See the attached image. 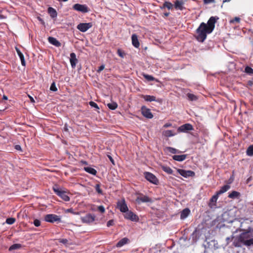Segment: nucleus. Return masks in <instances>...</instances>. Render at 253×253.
<instances>
[{
  "label": "nucleus",
  "mask_w": 253,
  "mask_h": 253,
  "mask_svg": "<svg viewBox=\"0 0 253 253\" xmlns=\"http://www.w3.org/2000/svg\"><path fill=\"white\" fill-rule=\"evenodd\" d=\"M253 84V83L251 81H249L248 82V85L250 86H252Z\"/></svg>",
  "instance_id": "obj_54"
},
{
  "label": "nucleus",
  "mask_w": 253,
  "mask_h": 253,
  "mask_svg": "<svg viewBox=\"0 0 253 253\" xmlns=\"http://www.w3.org/2000/svg\"><path fill=\"white\" fill-rule=\"evenodd\" d=\"M70 61L72 67L73 68H75L76 64L77 63L78 60L76 58V55L75 53L72 52L70 54Z\"/></svg>",
  "instance_id": "obj_15"
},
{
  "label": "nucleus",
  "mask_w": 253,
  "mask_h": 253,
  "mask_svg": "<svg viewBox=\"0 0 253 253\" xmlns=\"http://www.w3.org/2000/svg\"><path fill=\"white\" fill-rule=\"evenodd\" d=\"M196 231H195V232H194L192 234V236H193V240H194V236L195 235V234H196Z\"/></svg>",
  "instance_id": "obj_61"
},
{
  "label": "nucleus",
  "mask_w": 253,
  "mask_h": 253,
  "mask_svg": "<svg viewBox=\"0 0 253 253\" xmlns=\"http://www.w3.org/2000/svg\"><path fill=\"white\" fill-rule=\"evenodd\" d=\"M95 188L97 193L101 194H102V190L100 188V185L99 184H97L95 185Z\"/></svg>",
  "instance_id": "obj_40"
},
{
  "label": "nucleus",
  "mask_w": 253,
  "mask_h": 253,
  "mask_svg": "<svg viewBox=\"0 0 253 253\" xmlns=\"http://www.w3.org/2000/svg\"><path fill=\"white\" fill-rule=\"evenodd\" d=\"M252 237L253 233L251 228H249L248 231L243 232L239 237L235 238L233 244L235 247H241L242 244L246 246H253V238H252Z\"/></svg>",
  "instance_id": "obj_2"
},
{
  "label": "nucleus",
  "mask_w": 253,
  "mask_h": 253,
  "mask_svg": "<svg viewBox=\"0 0 253 253\" xmlns=\"http://www.w3.org/2000/svg\"><path fill=\"white\" fill-rule=\"evenodd\" d=\"M143 76L145 78V79H146L147 80L149 81H154L155 79L154 77L150 75L144 74L143 75Z\"/></svg>",
  "instance_id": "obj_38"
},
{
  "label": "nucleus",
  "mask_w": 253,
  "mask_h": 253,
  "mask_svg": "<svg viewBox=\"0 0 253 253\" xmlns=\"http://www.w3.org/2000/svg\"><path fill=\"white\" fill-rule=\"evenodd\" d=\"M92 26L91 23H83L78 25L77 29L82 32H85Z\"/></svg>",
  "instance_id": "obj_10"
},
{
  "label": "nucleus",
  "mask_w": 253,
  "mask_h": 253,
  "mask_svg": "<svg viewBox=\"0 0 253 253\" xmlns=\"http://www.w3.org/2000/svg\"><path fill=\"white\" fill-rule=\"evenodd\" d=\"M117 207L120 209V211L123 212H126L128 210L127 206L125 202V199L118 202Z\"/></svg>",
  "instance_id": "obj_12"
},
{
  "label": "nucleus",
  "mask_w": 253,
  "mask_h": 253,
  "mask_svg": "<svg viewBox=\"0 0 253 253\" xmlns=\"http://www.w3.org/2000/svg\"><path fill=\"white\" fill-rule=\"evenodd\" d=\"M171 126V124H165V125H164V126L165 127H169V126Z\"/></svg>",
  "instance_id": "obj_56"
},
{
  "label": "nucleus",
  "mask_w": 253,
  "mask_h": 253,
  "mask_svg": "<svg viewBox=\"0 0 253 253\" xmlns=\"http://www.w3.org/2000/svg\"><path fill=\"white\" fill-rule=\"evenodd\" d=\"M53 191L59 197H60L63 200L65 201H69L70 200V198L67 195L66 192L65 191H62L60 190L57 185H55L53 186L52 188Z\"/></svg>",
  "instance_id": "obj_3"
},
{
  "label": "nucleus",
  "mask_w": 253,
  "mask_h": 253,
  "mask_svg": "<svg viewBox=\"0 0 253 253\" xmlns=\"http://www.w3.org/2000/svg\"><path fill=\"white\" fill-rule=\"evenodd\" d=\"M95 216L91 214H87L85 216L81 217L83 223H90L95 220Z\"/></svg>",
  "instance_id": "obj_11"
},
{
  "label": "nucleus",
  "mask_w": 253,
  "mask_h": 253,
  "mask_svg": "<svg viewBox=\"0 0 253 253\" xmlns=\"http://www.w3.org/2000/svg\"><path fill=\"white\" fill-rule=\"evenodd\" d=\"M235 237L232 235L231 238L230 237H227L226 239V241L227 242V244L228 245L229 242L231 241V239H233Z\"/></svg>",
  "instance_id": "obj_48"
},
{
  "label": "nucleus",
  "mask_w": 253,
  "mask_h": 253,
  "mask_svg": "<svg viewBox=\"0 0 253 253\" xmlns=\"http://www.w3.org/2000/svg\"><path fill=\"white\" fill-rule=\"evenodd\" d=\"M169 12H166V13H164V15L165 16H168L169 15Z\"/></svg>",
  "instance_id": "obj_59"
},
{
  "label": "nucleus",
  "mask_w": 253,
  "mask_h": 253,
  "mask_svg": "<svg viewBox=\"0 0 253 253\" xmlns=\"http://www.w3.org/2000/svg\"><path fill=\"white\" fill-rule=\"evenodd\" d=\"M233 179H232V178L231 177V178H230V179H229V181H229V183H232V181H233Z\"/></svg>",
  "instance_id": "obj_60"
},
{
  "label": "nucleus",
  "mask_w": 253,
  "mask_h": 253,
  "mask_svg": "<svg viewBox=\"0 0 253 253\" xmlns=\"http://www.w3.org/2000/svg\"><path fill=\"white\" fill-rule=\"evenodd\" d=\"M48 12L51 18H54L57 16V12L55 9L52 7H49L48 8Z\"/></svg>",
  "instance_id": "obj_24"
},
{
  "label": "nucleus",
  "mask_w": 253,
  "mask_h": 253,
  "mask_svg": "<svg viewBox=\"0 0 253 253\" xmlns=\"http://www.w3.org/2000/svg\"><path fill=\"white\" fill-rule=\"evenodd\" d=\"M89 104L92 107H94V108H96L97 109H99L98 106L97 105V104L96 103H95V102H94L93 101L89 102Z\"/></svg>",
  "instance_id": "obj_42"
},
{
  "label": "nucleus",
  "mask_w": 253,
  "mask_h": 253,
  "mask_svg": "<svg viewBox=\"0 0 253 253\" xmlns=\"http://www.w3.org/2000/svg\"><path fill=\"white\" fill-rule=\"evenodd\" d=\"M168 134L167 135L169 136H172L173 134H172V132L170 130H168Z\"/></svg>",
  "instance_id": "obj_53"
},
{
  "label": "nucleus",
  "mask_w": 253,
  "mask_h": 253,
  "mask_svg": "<svg viewBox=\"0 0 253 253\" xmlns=\"http://www.w3.org/2000/svg\"><path fill=\"white\" fill-rule=\"evenodd\" d=\"M118 54L121 57L123 58L125 55V53L121 49H118L117 50Z\"/></svg>",
  "instance_id": "obj_41"
},
{
  "label": "nucleus",
  "mask_w": 253,
  "mask_h": 253,
  "mask_svg": "<svg viewBox=\"0 0 253 253\" xmlns=\"http://www.w3.org/2000/svg\"><path fill=\"white\" fill-rule=\"evenodd\" d=\"M17 53L21 60V64L23 66H25L26 65V62L24 59V56L22 52L20 51L19 49L17 47L15 48Z\"/></svg>",
  "instance_id": "obj_21"
},
{
  "label": "nucleus",
  "mask_w": 253,
  "mask_h": 253,
  "mask_svg": "<svg viewBox=\"0 0 253 253\" xmlns=\"http://www.w3.org/2000/svg\"><path fill=\"white\" fill-rule=\"evenodd\" d=\"M29 98L30 99V101L32 103H35V100H34V98L32 97H31V96H30V95H29Z\"/></svg>",
  "instance_id": "obj_55"
},
{
  "label": "nucleus",
  "mask_w": 253,
  "mask_h": 253,
  "mask_svg": "<svg viewBox=\"0 0 253 253\" xmlns=\"http://www.w3.org/2000/svg\"><path fill=\"white\" fill-rule=\"evenodd\" d=\"M44 220L46 222L53 223L54 222H59L61 221L60 217L54 214H46L44 216Z\"/></svg>",
  "instance_id": "obj_4"
},
{
  "label": "nucleus",
  "mask_w": 253,
  "mask_h": 253,
  "mask_svg": "<svg viewBox=\"0 0 253 253\" xmlns=\"http://www.w3.org/2000/svg\"><path fill=\"white\" fill-rule=\"evenodd\" d=\"M132 43L133 45L138 48L139 46V42L138 40L137 36L136 34H133L131 36Z\"/></svg>",
  "instance_id": "obj_17"
},
{
  "label": "nucleus",
  "mask_w": 253,
  "mask_h": 253,
  "mask_svg": "<svg viewBox=\"0 0 253 253\" xmlns=\"http://www.w3.org/2000/svg\"><path fill=\"white\" fill-rule=\"evenodd\" d=\"M183 4L184 1L182 0H177L175 1L174 7L177 9L182 10L184 8Z\"/></svg>",
  "instance_id": "obj_19"
},
{
  "label": "nucleus",
  "mask_w": 253,
  "mask_h": 253,
  "mask_svg": "<svg viewBox=\"0 0 253 253\" xmlns=\"http://www.w3.org/2000/svg\"><path fill=\"white\" fill-rule=\"evenodd\" d=\"M240 18L239 17H236L234 18V19L230 20V22L231 23H234L235 22L239 23L240 22Z\"/></svg>",
  "instance_id": "obj_43"
},
{
  "label": "nucleus",
  "mask_w": 253,
  "mask_h": 253,
  "mask_svg": "<svg viewBox=\"0 0 253 253\" xmlns=\"http://www.w3.org/2000/svg\"><path fill=\"white\" fill-rule=\"evenodd\" d=\"M219 19L217 16L211 17L208 21L207 24L202 22L196 30L197 36V40L203 42L207 38V35L211 33L214 29L215 23Z\"/></svg>",
  "instance_id": "obj_1"
},
{
  "label": "nucleus",
  "mask_w": 253,
  "mask_h": 253,
  "mask_svg": "<svg viewBox=\"0 0 253 253\" xmlns=\"http://www.w3.org/2000/svg\"><path fill=\"white\" fill-rule=\"evenodd\" d=\"M84 169L85 171L92 175H95L96 174L97 171L93 168L89 167H86L84 168Z\"/></svg>",
  "instance_id": "obj_26"
},
{
  "label": "nucleus",
  "mask_w": 253,
  "mask_h": 253,
  "mask_svg": "<svg viewBox=\"0 0 253 253\" xmlns=\"http://www.w3.org/2000/svg\"><path fill=\"white\" fill-rule=\"evenodd\" d=\"M219 195H217V193H216V194L213 196L211 198L210 200V206L211 207V204L215 205V203L216 202V201L217 200V198L218 197Z\"/></svg>",
  "instance_id": "obj_31"
},
{
  "label": "nucleus",
  "mask_w": 253,
  "mask_h": 253,
  "mask_svg": "<svg viewBox=\"0 0 253 253\" xmlns=\"http://www.w3.org/2000/svg\"><path fill=\"white\" fill-rule=\"evenodd\" d=\"M141 112L142 115L147 118L151 119L153 117V115L151 112L150 110L144 106L141 107Z\"/></svg>",
  "instance_id": "obj_13"
},
{
  "label": "nucleus",
  "mask_w": 253,
  "mask_h": 253,
  "mask_svg": "<svg viewBox=\"0 0 253 253\" xmlns=\"http://www.w3.org/2000/svg\"><path fill=\"white\" fill-rule=\"evenodd\" d=\"M187 96L188 99L191 101H195L197 99V96L193 94L188 93Z\"/></svg>",
  "instance_id": "obj_35"
},
{
  "label": "nucleus",
  "mask_w": 253,
  "mask_h": 253,
  "mask_svg": "<svg viewBox=\"0 0 253 253\" xmlns=\"http://www.w3.org/2000/svg\"><path fill=\"white\" fill-rule=\"evenodd\" d=\"M15 148L16 149V150H20L21 149V146L19 145H16L15 146Z\"/></svg>",
  "instance_id": "obj_52"
},
{
  "label": "nucleus",
  "mask_w": 253,
  "mask_h": 253,
  "mask_svg": "<svg viewBox=\"0 0 253 253\" xmlns=\"http://www.w3.org/2000/svg\"><path fill=\"white\" fill-rule=\"evenodd\" d=\"M230 186L228 185H225L222 186L220 190L217 192V195H220L224 193V192H226L230 188Z\"/></svg>",
  "instance_id": "obj_27"
},
{
  "label": "nucleus",
  "mask_w": 253,
  "mask_h": 253,
  "mask_svg": "<svg viewBox=\"0 0 253 253\" xmlns=\"http://www.w3.org/2000/svg\"><path fill=\"white\" fill-rule=\"evenodd\" d=\"M59 242L64 244H66L68 243V241L66 239H59Z\"/></svg>",
  "instance_id": "obj_47"
},
{
  "label": "nucleus",
  "mask_w": 253,
  "mask_h": 253,
  "mask_svg": "<svg viewBox=\"0 0 253 253\" xmlns=\"http://www.w3.org/2000/svg\"><path fill=\"white\" fill-rule=\"evenodd\" d=\"M190 211L189 209L186 208L183 210L180 213V218L181 219H184L186 218L190 214Z\"/></svg>",
  "instance_id": "obj_18"
},
{
  "label": "nucleus",
  "mask_w": 253,
  "mask_h": 253,
  "mask_svg": "<svg viewBox=\"0 0 253 253\" xmlns=\"http://www.w3.org/2000/svg\"><path fill=\"white\" fill-rule=\"evenodd\" d=\"M177 172L184 177L193 176L195 175V172L192 170H186L182 169H177Z\"/></svg>",
  "instance_id": "obj_9"
},
{
  "label": "nucleus",
  "mask_w": 253,
  "mask_h": 253,
  "mask_svg": "<svg viewBox=\"0 0 253 253\" xmlns=\"http://www.w3.org/2000/svg\"><path fill=\"white\" fill-rule=\"evenodd\" d=\"M114 220H113V219L110 220L107 222V226L108 227H110V226L113 225L114 224Z\"/></svg>",
  "instance_id": "obj_46"
},
{
  "label": "nucleus",
  "mask_w": 253,
  "mask_h": 253,
  "mask_svg": "<svg viewBox=\"0 0 253 253\" xmlns=\"http://www.w3.org/2000/svg\"><path fill=\"white\" fill-rule=\"evenodd\" d=\"M124 216L125 218L130 220L133 221H137L139 220L138 217L130 211H127L125 212Z\"/></svg>",
  "instance_id": "obj_6"
},
{
  "label": "nucleus",
  "mask_w": 253,
  "mask_h": 253,
  "mask_svg": "<svg viewBox=\"0 0 253 253\" xmlns=\"http://www.w3.org/2000/svg\"><path fill=\"white\" fill-rule=\"evenodd\" d=\"M98 210L101 213H104L105 212V209L103 206H100L98 207Z\"/></svg>",
  "instance_id": "obj_45"
},
{
  "label": "nucleus",
  "mask_w": 253,
  "mask_h": 253,
  "mask_svg": "<svg viewBox=\"0 0 253 253\" xmlns=\"http://www.w3.org/2000/svg\"><path fill=\"white\" fill-rule=\"evenodd\" d=\"M22 247V245H21L20 244H13L12 246H11L9 247L8 250L9 251H11L14 250L19 249L21 248Z\"/></svg>",
  "instance_id": "obj_30"
},
{
  "label": "nucleus",
  "mask_w": 253,
  "mask_h": 253,
  "mask_svg": "<svg viewBox=\"0 0 253 253\" xmlns=\"http://www.w3.org/2000/svg\"><path fill=\"white\" fill-rule=\"evenodd\" d=\"M64 129H65L66 131H67V130H68L66 126H65V127H64Z\"/></svg>",
  "instance_id": "obj_64"
},
{
  "label": "nucleus",
  "mask_w": 253,
  "mask_h": 253,
  "mask_svg": "<svg viewBox=\"0 0 253 253\" xmlns=\"http://www.w3.org/2000/svg\"><path fill=\"white\" fill-rule=\"evenodd\" d=\"M167 151L172 154H179L181 152L174 148H172L170 147H167L166 148Z\"/></svg>",
  "instance_id": "obj_29"
},
{
  "label": "nucleus",
  "mask_w": 253,
  "mask_h": 253,
  "mask_svg": "<svg viewBox=\"0 0 253 253\" xmlns=\"http://www.w3.org/2000/svg\"><path fill=\"white\" fill-rule=\"evenodd\" d=\"M67 211H68V212H71L74 213V212H73V210H72V209H68V210H67Z\"/></svg>",
  "instance_id": "obj_58"
},
{
  "label": "nucleus",
  "mask_w": 253,
  "mask_h": 253,
  "mask_svg": "<svg viewBox=\"0 0 253 253\" xmlns=\"http://www.w3.org/2000/svg\"><path fill=\"white\" fill-rule=\"evenodd\" d=\"M241 196V194L236 191H233L231 193H230L228 197L231 199H239Z\"/></svg>",
  "instance_id": "obj_23"
},
{
  "label": "nucleus",
  "mask_w": 253,
  "mask_h": 253,
  "mask_svg": "<svg viewBox=\"0 0 253 253\" xmlns=\"http://www.w3.org/2000/svg\"><path fill=\"white\" fill-rule=\"evenodd\" d=\"M162 169L164 171L166 172L168 174H172L173 173V170L169 167L165 166H162Z\"/></svg>",
  "instance_id": "obj_32"
},
{
  "label": "nucleus",
  "mask_w": 253,
  "mask_h": 253,
  "mask_svg": "<svg viewBox=\"0 0 253 253\" xmlns=\"http://www.w3.org/2000/svg\"><path fill=\"white\" fill-rule=\"evenodd\" d=\"M108 157L109 159V160H110V161L111 162V163L113 165H115V162H114V160H113V159L112 158V157L110 155H108Z\"/></svg>",
  "instance_id": "obj_51"
},
{
  "label": "nucleus",
  "mask_w": 253,
  "mask_h": 253,
  "mask_svg": "<svg viewBox=\"0 0 253 253\" xmlns=\"http://www.w3.org/2000/svg\"><path fill=\"white\" fill-rule=\"evenodd\" d=\"M204 1L205 3H209L214 2V0H204Z\"/></svg>",
  "instance_id": "obj_50"
},
{
  "label": "nucleus",
  "mask_w": 253,
  "mask_h": 253,
  "mask_svg": "<svg viewBox=\"0 0 253 253\" xmlns=\"http://www.w3.org/2000/svg\"><path fill=\"white\" fill-rule=\"evenodd\" d=\"M173 6V5L169 1H165L163 6L161 7V8H167L168 9H172Z\"/></svg>",
  "instance_id": "obj_28"
},
{
  "label": "nucleus",
  "mask_w": 253,
  "mask_h": 253,
  "mask_svg": "<svg viewBox=\"0 0 253 253\" xmlns=\"http://www.w3.org/2000/svg\"><path fill=\"white\" fill-rule=\"evenodd\" d=\"M50 89L51 90V91H56L57 90V87H56V85H55V84L54 82H53L51 85H50Z\"/></svg>",
  "instance_id": "obj_39"
},
{
  "label": "nucleus",
  "mask_w": 253,
  "mask_h": 253,
  "mask_svg": "<svg viewBox=\"0 0 253 253\" xmlns=\"http://www.w3.org/2000/svg\"><path fill=\"white\" fill-rule=\"evenodd\" d=\"M15 221V219L13 217L8 218L6 220V223L8 224H12Z\"/></svg>",
  "instance_id": "obj_37"
},
{
  "label": "nucleus",
  "mask_w": 253,
  "mask_h": 253,
  "mask_svg": "<svg viewBox=\"0 0 253 253\" xmlns=\"http://www.w3.org/2000/svg\"><path fill=\"white\" fill-rule=\"evenodd\" d=\"M105 68V66L104 65H102L101 66H100L98 69L97 70V72H98V73H100L101 71H102Z\"/></svg>",
  "instance_id": "obj_49"
},
{
  "label": "nucleus",
  "mask_w": 253,
  "mask_h": 253,
  "mask_svg": "<svg viewBox=\"0 0 253 253\" xmlns=\"http://www.w3.org/2000/svg\"><path fill=\"white\" fill-rule=\"evenodd\" d=\"M7 97L6 95H3L2 97V99L3 100H7Z\"/></svg>",
  "instance_id": "obj_57"
},
{
  "label": "nucleus",
  "mask_w": 253,
  "mask_h": 253,
  "mask_svg": "<svg viewBox=\"0 0 253 253\" xmlns=\"http://www.w3.org/2000/svg\"><path fill=\"white\" fill-rule=\"evenodd\" d=\"M41 222L38 219H35L34 221V224L36 226L38 227L40 225Z\"/></svg>",
  "instance_id": "obj_44"
},
{
  "label": "nucleus",
  "mask_w": 253,
  "mask_h": 253,
  "mask_svg": "<svg viewBox=\"0 0 253 253\" xmlns=\"http://www.w3.org/2000/svg\"><path fill=\"white\" fill-rule=\"evenodd\" d=\"M82 163L84 165H87V162L85 161H83Z\"/></svg>",
  "instance_id": "obj_63"
},
{
  "label": "nucleus",
  "mask_w": 253,
  "mask_h": 253,
  "mask_svg": "<svg viewBox=\"0 0 253 253\" xmlns=\"http://www.w3.org/2000/svg\"><path fill=\"white\" fill-rule=\"evenodd\" d=\"M245 71L246 73H247L248 74H250V75L253 74V69L249 66H247L245 68Z\"/></svg>",
  "instance_id": "obj_36"
},
{
  "label": "nucleus",
  "mask_w": 253,
  "mask_h": 253,
  "mask_svg": "<svg viewBox=\"0 0 253 253\" xmlns=\"http://www.w3.org/2000/svg\"><path fill=\"white\" fill-rule=\"evenodd\" d=\"M48 41L51 44L56 46V47H59L61 46V43L53 37H48Z\"/></svg>",
  "instance_id": "obj_16"
},
{
  "label": "nucleus",
  "mask_w": 253,
  "mask_h": 253,
  "mask_svg": "<svg viewBox=\"0 0 253 253\" xmlns=\"http://www.w3.org/2000/svg\"><path fill=\"white\" fill-rule=\"evenodd\" d=\"M230 0H224L223 1V3H224V2H228V1H229Z\"/></svg>",
  "instance_id": "obj_62"
},
{
  "label": "nucleus",
  "mask_w": 253,
  "mask_h": 253,
  "mask_svg": "<svg viewBox=\"0 0 253 253\" xmlns=\"http://www.w3.org/2000/svg\"><path fill=\"white\" fill-rule=\"evenodd\" d=\"M193 126L190 124H186L181 126L178 128V130L181 132H186L188 130H193Z\"/></svg>",
  "instance_id": "obj_14"
},
{
  "label": "nucleus",
  "mask_w": 253,
  "mask_h": 253,
  "mask_svg": "<svg viewBox=\"0 0 253 253\" xmlns=\"http://www.w3.org/2000/svg\"><path fill=\"white\" fill-rule=\"evenodd\" d=\"M73 8L74 9L83 13H86L89 11V9L86 5L79 3L74 4Z\"/></svg>",
  "instance_id": "obj_7"
},
{
  "label": "nucleus",
  "mask_w": 253,
  "mask_h": 253,
  "mask_svg": "<svg viewBox=\"0 0 253 253\" xmlns=\"http://www.w3.org/2000/svg\"><path fill=\"white\" fill-rule=\"evenodd\" d=\"M145 178L149 182L157 185L159 183V180L152 173L149 172H145L144 173Z\"/></svg>",
  "instance_id": "obj_5"
},
{
  "label": "nucleus",
  "mask_w": 253,
  "mask_h": 253,
  "mask_svg": "<svg viewBox=\"0 0 253 253\" xmlns=\"http://www.w3.org/2000/svg\"><path fill=\"white\" fill-rule=\"evenodd\" d=\"M246 154L249 156H253V144L248 148Z\"/></svg>",
  "instance_id": "obj_33"
},
{
  "label": "nucleus",
  "mask_w": 253,
  "mask_h": 253,
  "mask_svg": "<svg viewBox=\"0 0 253 253\" xmlns=\"http://www.w3.org/2000/svg\"><path fill=\"white\" fill-rule=\"evenodd\" d=\"M107 106L108 107V108L109 109H110L111 110H115V109L117 108L118 105L116 103L113 102L111 103H108L107 104Z\"/></svg>",
  "instance_id": "obj_34"
},
{
  "label": "nucleus",
  "mask_w": 253,
  "mask_h": 253,
  "mask_svg": "<svg viewBox=\"0 0 253 253\" xmlns=\"http://www.w3.org/2000/svg\"><path fill=\"white\" fill-rule=\"evenodd\" d=\"M187 158V155H174L172 156V159L178 162H182Z\"/></svg>",
  "instance_id": "obj_20"
},
{
  "label": "nucleus",
  "mask_w": 253,
  "mask_h": 253,
  "mask_svg": "<svg viewBox=\"0 0 253 253\" xmlns=\"http://www.w3.org/2000/svg\"><path fill=\"white\" fill-rule=\"evenodd\" d=\"M141 97L147 101L151 102L156 100V97L154 96L141 95Z\"/></svg>",
  "instance_id": "obj_25"
},
{
  "label": "nucleus",
  "mask_w": 253,
  "mask_h": 253,
  "mask_svg": "<svg viewBox=\"0 0 253 253\" xmlns=\"http://www.w3.org/2000/svg\"><path fill=\"white\" fill-rule=\"evenodd\" d=\"M129 242V239L126 237L122 239L120 241H119L117 245L116 246L117 247H121L123 246L124 245L127 244Z\"/></svg>",
  "instance_id": "obj_22"
},
{
  "label": "nucleus",
  "mask_w": 253,
  "mask_h": 253,
  "mask_svg": "<svg viewBox=\"0 0 253 253\" xmlns=\"http://www.w3.org/2000/svg\"><path fill=\"white\" fill-rule=\"evenodd\" d=\"M136 202L137 204H139L141 202L142 203H152V199L149 197L143 195V194H139L136 199Z\"/></svg>",
  "instance_id": "obj_8"
}]
</instances>
